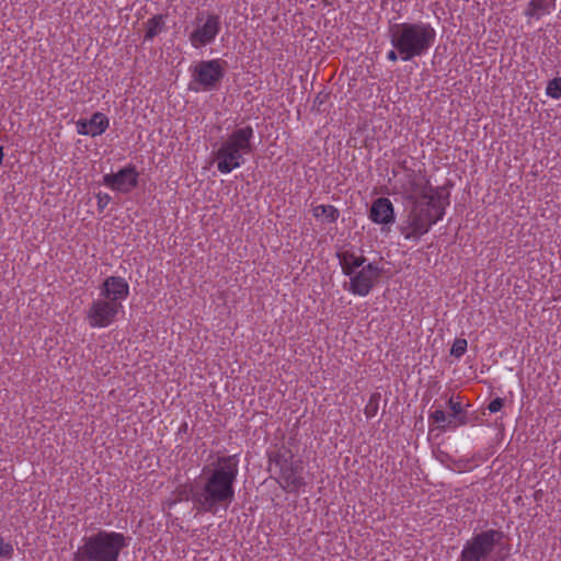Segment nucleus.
Masks as SVG:
<instances>
[{
  "instance_id": "nucleus-1",
  "label": "nucleus",
  "mask_w": 561,
  "mask_h": 561,
  "mask_svg": "<svg viewBox=\"0 0 561 561\" xmlns=\"http://www.w3.org/2000/svg\"><path fill=\"white\" fill-rule=\"evenodd\" d=\"M407 216L399 230L403 238L417 242L430 229L443 219L449 204L448 193L434 187L423 176H415L404 190Z\"/></svg>"
},
{
  "instance_id": "nucleus-2",
  "label": "nucleus",
  "mask_w": 561,
  "mask_h": 561,
  "mask_svg": "<svg viewBox=\"0 0 561 561\" xmlns=\"http://www.w3.org/2000/svg\"><path fill=\"white\" fill-rule=\"evenodd\" d=\"M238 474V460L236 456L224 458L218 462L217 468L207 478L202 490L190 489V495L198 510L215 513L219 506L227 507L233 496V482Z\"/></svg>"
},
{
  "instance_id": "nucleus-3",
  "label": "nucleus",
  "mask_w": 561,
  "mask_h": 561,
  "mask_svg": "<svg viewBox=\"0 0 561 561\" xmlns=\"http://www.w3.org/2000/svg\"><path fill=\"white\" fill-rule=\"evenodd\" d=\"M129 295V285L119 276L107 277L102 286L98 299L93 300L87 310L85 319L91 328H107L115 322L119 314H124L123 301Z\"/></svg>"
},
{
  "instance_id": "nucleus-4",
  "label": "nucleus",
  "mask_w": 561,
  "mask_h": 561,
  "mask_svg": "<svg viewBox=\"0 0 561 561\" xmlns=\"http://www.w3.org/2000/svg\"><path fill=\"white\" fill-rule=\"evenodd\" d=\"M436 31L425 22L400 23L391 28L390 42L403 61L425 55L433 46Z\"/></svg>"
},
{
  "instance_id": "nucleus-5",
  "label": "nucleus",
  "mask_w": 561,
  "mask_h": 561,
  "mask_svg": "<svg viewBox=\"0 0 561 561\" xmlns=\"http://www.w3.org/2000/svg\"><path fill=\"white\" fill-rule=\"evenodd\" d=\"M128 545L121 533L102 530L84 538L75 553L73 561H118L123 548Z\"/></svg>"
},
{
  "instance_id": "nucleus-6",
  "label": "nucleus",
  "mask_w": 561,
  "mask_h": 561,
  "mask_svg": "<svg viewBox=\"0 0 561 561\" xmlns=\"http://www.w3.org/2000/svg\"><path fill=\"white\" fill-rule=\"evenodd\" d=\"M253 129L250 126L233 130L215 151L217 169L228 174L241 167L243 157L252 151Z\"/></svg>"
},
{
  "instance_id": "nucleus-7",
  "label": "nucleus",
  "mask_w": 561,
  "mask_h": 561,
  "mask_svg": "<svg viewBox=\"0 0 561 561\" xmlns=\"http://www.w3.org/2000/svg\"><path fill=\"white\" fill-rule=\"evenodd\" d=\"M190 89L194 92H207L216 89L225 76V61L221 59L201 60L190 68Z\"/></svg>"
},
{
  "instance_id": "nucleus-8",
  "label": "nucleus",
  "mask_w": 561,
  "mask_h": 561,
  "mask_svg": "<svg viewBox=\"0 0 561 561\" xmlns=\"http://www.w3.org/2000/svg\"><path fill=\"white\" fill-rule=\"evenodd\" d=\"M500 534L495 530H488L474 536L469 540L461 551L460 561H490L489 557Z\"/></svg>"
},
{
  "instance_id": "nucleus-9",
  "label": "nucleus",
  "mask_w": 561,
  "mask_h": 561,
  "mask_svg": "<svg viewBox=\"0 0 561 561\" xmlns=\"http://www.w3.org/2000/svg\"><path fill=\"white\" fill-rule=\"evenodd\" d=\"M382 268L376 263H367L365 266L350 275L348 291L355 296L366 297L373 287L379 282Z\"/></svg>"
},
{
  "instance_id": "nucleus-10",
  "label": "nucleus",
  "mask_w": 561,
  "mask_h": 561,
  "mask_svg": "<svg viewBox=\"0 0 561 561\" xmlns=\"http://www.w3.org/2000/svg\"><path fill=\"white\" fill-rule=\"evenodd\" d=\"M220 30V20L217 15H198L197 24L190 34V42L194 48H202L213 43Z\"/></svg>"
},
{
  "instance_id": "nucleus-11",
  "label": "nucleus",
  "mask_w": 561,
  "mask_h": 561,
  "mask_svg": "<svg viewBox=\"0 0 561 561\" xmlns=\"http://www.w3.org/2000/svg\"><path fill=\"white\" fill-rule=\"evenodd\" d=\"M275 466L279 467L278 483L284 490L296 492L304 485L301 466L299 463L277 460Z\"/></svg>"
},
{
  "instance_id": "nucleus-12",
  "label": "nucleus",
  "mask_w": 561,
  "mask_h": 561,
  "mask_svg": "<svg viewBox=\"0 0 561 561\" xmlns=\"http://www.w3.org/2000/svg\"><path fill=\"white\" fill-rule=\"evenodd\" d=\"M138 182V173L134 167H126L113 174H105L103 183L113 191L130 192Z\"/></svg>"
},
{
  "instance_id": "nucleus-13",
  "label": "nucleus",
  "mask_w": 561,
  "mask_h": 561,
  "mask_svg": "<svg viewBox=\"0 0 561 561\" xmlns=\"http://www.w3.org/2000/svg\"><path fill=\"white\" fill-rule=\"evenodd\" d=\"M369 219L377 225L390 226L396 220L394 208L389 198L379 197L371 204Z\"/></svg>"
},
{
  "instance_id": "nucleus-14",
  "label": "nucleus",
  "mask_w": 561,
  "mask_h": 561,
  "mask_svg": "<svg viewBox=\"0 0 561 561\" xmlns=\"http://www.w3.org/2000/svg\"><path fill=\"white\" fill-rule=\"evenodd\" d=\"M108 124V118L103 113L96 112L89 119L77 121L76 128L79 135L96 137L107 129Z\"/></svg>"
},
{
  "instance_id": "nucleus-15",
  "label": "nucleus",
  "mask_w": 561,
  "mask_h": 561,
  "mask_svg": "<svg viewBox=\"0 0 561 561\" xmlns=\"http://www.w3.org/2000/svg\"><path fill=\"white\" fill-rule=\"evenodd\" d=\"M339 260L343 273L346 276L354 274L356 271L365 266L366 259L362 254H357L350 250L339 252Z\"/></svg>"
},
{
  "instance_id": "nucleus-16",
  "label": "nucleus",
  "mask_w": 561,
  "mask_h": 561,
  "mask_svg": "<svg viewBox=\"0 0 561 561\" xmlns=\"http://www.w3.org/2000/svg\"><path fill=\"white\" fill-rule=\"evenodd\" d=\"M311 211L312 216L322 224L335 222L340 216L337 208L332 205H316Z\"/></svg>"
},
{
  "instance_id": "nucleus-17",
  "label": "nucleus",
  "mask_w": 561,
  "mask_h": 561,
  "mask_svg": "<svg viewBox=\"0 0 561 561\" xmlns=\"http://www.w3.org/2000/svg\"><path fill=\"white\" fill-rule=\"evenodd\" d=\"M448 404H449V408H450L451 413H453L450 417H451V420L455 423V424H453V428H456V427H458L460 425L466 424L467 419L463 415L461 403L458 402V401H455L454 399H450Z\"/></svg>"
},
{
  "instance_id": "nucleus-18",
  "label": "nucleus",
  "mask_w": 561,
  "mask_h": 561,
  "mask_svg": "<svg viewBox=\"0 0 561 561\" xmlns=\"http://www.w3.org/2000/svg\"><path fill=\"white\" fill-rule=\"evenodd\" d=\"M164 21L161 15H156L147 22L146 38H153L163 27Z\"/></svg>"
},
{
  "instance_id": "nucleus-19",
  "label": "nucleus",
  "mask_w": 561,
  "mask_h": 561,
  "mask_svg": "<svg viewBox=\"0 0 561 561\" xmlns=\"http://www.w3.org/2000/svg\"><path fill=\"white\" fill-rule=\"evenodd\" d=\"M529 14L541 16L550 12L551 5L546 3V0H533Z\"/></svg>"
},
{
  "instance_id": "nucleus-20",
  "label": "nucleus",
  "mask_w": 561,
  "mask_h": 561,
  "mask_svg": "<svg viewBox=\"0 0 561 561\" xmlns=\"http://www.w3.org/2000/svg\"><path fill=\"white\" fill-rule=\"evenodd\" d=\"M546 94L554 100L561 98V77L550 80L546 88Z\"/></svg>"
},
{
  "instance_id": "nucleus-21",
  "label": "nucleus",
  "mask_w": 561,
  "mask_h": 561,
  "mask_svg": "<svg viewBox=\"0 0 561 561\" xmlns=\"http://www.w3.org/2000/svg\"><path fill=\"white\" fill-rule=\"evenodd\" d=\"M431 419L434 423L439 424L447 428H453L454 421L448 417L443 410H436L431 414Z\"/></svg>"
},
{
  "instance_id": "nucleus-22",
  "label": "nucleus",
  "mask_w": 561,
  "mask_h": 561,
  "mask_svg": "<svg viewBox=\"0 0 561 561\" xmlns=\"http://www.w3.org/2000/svg\"><path fill=\"white\" fill-rule=\"evenodd\" d=\"M468 342L466 339H456L450 348V355L460 358L467 351Z\"/></svg>"
},
{
  "instance_id": "nucleus-23",
  "label": "nucleus",
  "mask_w": 561,
  "mask_h": 561,
  "mask_svg": "<svg viewBox=\"0 0 561 561\" xmlns=\"http://www.w3.org/2000/svg\"><path fill=\"white\" fill-rule=\"evenodd\" d=\"M98 207L102 210L104 209L111 202V196L106 193H99L96 195Z\"/></svg>"
},
{
  "instance_id": "nucleus-24",
  "label": "nucleus",
  "mask_w": 561,
  "mask_h": 561,
  "mask_svg": "<svg viewBox=\"0 0 561 561\" xmlns=\"http://www.w3.org/2000/svg\"><path fill=\"white\" fill-rule=\"evenodd\" d=\"M13 552V547L9 542H4L3 539L0 538V556L9 557Z\"/></svg>"
},
{
  "instance_id": "nucleus-25",
  "label": "nucleus",
  "mask_w": 561,
  "mask_h": 561,
  "mask_svg": "<svg viewBox=\"0 0 561 561\" xmlns=\"http://www.w3.org/2000/svg\"><path fill=\"white\" fill-rule=\"evenodd\" d=\"M502 407H503V400L500 398H496L489 403L488 409L491 413H496L502 409Z\"/></svg>"
},
{
  "instance_id": "nucleus-26",
  "label": "nucleus",
  "mask_w": 561,
  "mask_h": 561,
  "mask_svg": "<svg viewBox=\"0 0 561 561\" xmlns=\"http://www.w3.org/2000/svg\"><path fill=\"white\" fill-rule=\"evenodd\" d=\"M400 57L398 50L394 48L392 50H389L388 54H387V58L390 60V61H396L398 58Z\"/></svg>"
},
{
  "instance_id": "nucleus-27",
  "label": "nucleus",
  "mask_w": 561,
  "mask_h": 561,
  "mask_svg": "<svg viewBox=\"0 0 561 561\" xmlns=\"http://www.w3.org/2000/svg\"><path fill=\"white\" fill-rule=\"evenodd\" d=\"M3 156H4V154H3V148H2V147H0V163H1V162H2V160H3Z\"/></svg>"
}]
</instances>
